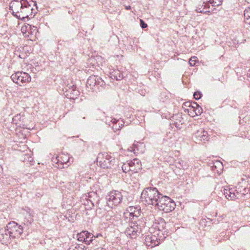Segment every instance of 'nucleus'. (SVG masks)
Returning <instances> with one entry per match:
<instances>
[{
	"mask_svg": "<svg viewBox=\"0 0 250 250\" xmlns=\"http://www.w3.org/2000/svg\"><path fill=\"white\" fill-rule=\"evenodd\" d=\"M162 194L155 188H147L142 191L141 195L142 201L146 204L156 206Z\"/></svg>",
	"mask_w": 250,
	"mask_h": 250,
	"instance_id": "3",
	"label": "nucleus"
},
{
	"mask_svg": "<svg viewBox=\"0 0 250 250\" xmlns=\"http://www.w3.org/2000/svg\"><path fill=\"white\" fill-rule=\"evenodd\" d=\"M150 231V233L146 237L145 243L146 246L150 248L158 245L166 238V236H161V232H160V234L157 235L153 231Z\"/></svg>",
	"mask_w": 250,
	"mask_h": 250,
	"instance_id": "6",
	"label": "nucleus"
},
{
	"mask_svg": "<svg viewBox=\"0 0 250 250\" xmlns=\"http://www.w3.org/2000/svg\"><path fill=\"white\" fill-rule=\"evenodd\" d=\"M106 199L107 206L113 208L122 202L123 196L121 192L118 190H112L108 193Z\"/></svg>",
	"mask_w": 250,
	"mask_h": 250,
	"instance_id": "8",
	"label": "nucleus"
},
{
	"mask_svg": "<svg viewBox=\"0 0 250 250\" xmlns=\"http://www.w3.org/2000/svg\"><path fill=\"white\" fill-rule=\"evenodd\" d=\"M198 61L197 58L195 56H192L189 59V63L190 66H194L196 64V62Z\"/></svg>",
	"mask_w": 250,
	"mask_h": 250,
	"instance_id": "26",
	"label": "nucleus"
},
{
	"mask_svg": "<svg viewBox=\"0 0 250 250\" xmlns=\"http://www.w3.org/2000/svg\"><path fill=\"white\" fill-rule=\"evenodd\" d=\"M87 234V231H83L77 234L78 240L81 242H84L86 234Z\"/></svg>",
	"mask_w": 250,
	"mask_h": 250,
	"instance_id": "22",
	"label": "nucleus"
},
{
	"mask_svg": "<svg viewBox=\"0 0 250 250\" xmlns=\"http://www.w3.org/2000/svg\"><path fill=\"white\" fill-rule=\"evenodd\" d=\"M104 84V81L100 77L95 75L90 76L86 82L87 86L91 89H94L95 86H103Z\"/></svg>",
	"mask_w": 250,
	"mask_h": 250,
	"instance_id": "11",
	"label": "nucleus"
},
{
	"mask_svg": "<svg viewBox=\"0 0 250 250\" xmlns=\"http://www.w3.org/2000/svg\"><path fill=\"white\" fill-rule=\"evenodd\" d=\"M93 235L92 233H90L87 231V234H86V236L85 237V239L84 242L86 244H89L93 241Z\"/></svg>",
	"mask_w": 250,
	"mask_h": 250,
	"instance_id": "24",
	"label": "nucleus"
},
{
	"mask_svg": "<svg viewBox=\"0 0 250 250\" xmlns=\"http://www.w3.org/2000/svg\"><path fill=\"white\" fill-rule=\"evenodd\" d=\"M166 223L164 219L159 218L158 220H155L150 229V231H153L157 235L162 233L161 236H167V231L165 229Z\"/></svg>",
	"mask_w": 250,
	"mask_h": 250,
	"instance_id": "9",
	"label": "nucleus"
},
{
	"mask_svg": "<svg viewBox=\"0 0 250 250\" xmlns=\"http://www.w3.org/2000/svg\"><path fill=\"white\" fill-rule=\"evenodd\" d=\"M131 173L136 174L139 170L141 168V164L138 159H134L132 161H129Z\"/></svg>",
	"mask_w": 250,
	"mask_h": 250,
	"instance_id": "17",
	"label": "nucleus"
},
{
	"mask_svg": "<svg viewBox=\"0 0 250 250\" xmlns=\"http://www.w3.org/2000/svg\"><path fill=\"white\" fill-rule=\"evenodd\" d=\"M211 169L214 173L220 174L223 169V163L220 161H216L213 162L212 166H211Z\"/></svg>",
	"mask_w": 250,
	"mask_h": 250,
	"instance_id": "18",
	"label": "nucleus"
},
{
	"mask_svg": "<svg viewBox=\"0 0 250 250\" xmlns=\"http://www.w3.org/2000/svg\"><path fill=\"white\" fill-rule=\"evenodd\" d=\"M115 219V218H113V219H110V220H111V222L112 223L113 222L112 221H113Z\"/></svg>",
	"mask_w": 250,
	"mask_h": 250,
	"instance_id": "36",
	"label": "nucleus"
},
{
	"mask_svg": "<svg viewBox=\"0 0 250 250\" xmlns=\"http://www.w3.org/2000/svg\"><path fill=\"white\" fill-rule=\"evenodd\" d=\"M29 30L31 31V33L32 34H33L34 33H36L37 27H36V26L32 27L31 25H28V32H29Z\"/></svg>",
	"mask_w": 250,
	"mask_h": 250,
	"instance_id": "29",
	"label": "nucleus"
},
{
	"mask_svg": "<svg viewBox=\"0 0 250 250\" xmlns=\"http://www.w3.org/2000/svg\"><path fill=\"white\" fill-rule=\"evenodd\" d=\"M181 168H183V169H185V166H184L183 165L181 166Z\"/></svg>",
	"mask_w": 250,
	"mask_h": 250,
	"instance_id": "35",
	"label": "nucleus"
},
{
	"mask_svg": "<svg viewBox=\"0 0 250 250\" xmlns=\"http://www.w3.org/2000/svg\"><path fill=\"white\" fill-rule=\"evenodd\" d=\"M176 206L175 202L167 196H161L156 207L165 212H169L174 209Z\"/></svg>",
	"mask_w": 250,
	"mask_h": 250,
	"instance_id": "4",
	"label": "nucleus"
},
{
	"mask_svg": "<svg viewBox=\"0 0 250 250\" xmlns=\"http://www.w3.org/2000/svg\"><path fill=\"white\" fill-rule=\"evenodd\" d=\"M194 98L195 100H199L202 96V94L200 92H195L193 95Z\"/></svg>",
	"mask_w": 250,
	"mask_h": 250,
	"instance_id": "30",
	"label": "nucleus"
},
{
	"mask_svg": "<svg viewBox=\"0 0 250 250\" xmlns=\"http://www.w3.org/2000/svg\"><path fill=\"white\" fill-rule=\"evenodd\" d=\"M141 209L139 207H129L126 209L124 213L126 217H129L131 219H134V217H138L140 215Z\"/></svg>",
	"mask_w": 250,
	"mask_h": 250,
	"instance_id": "14",
	"label": "nucleus"
},
{
	"mask_svg": "<svg viewBox=\"0 0 250 250\" xmlns=\"http://www.w3.org/2000/svg\"><path fill=\"white\" fill-rule=\"evenodd\" d=\"M22 233L21 226L15 222H11L5 228L0 229V241L2 244H7L12 239L19 237Z\"/></svg>",
	"mask_w": 250,
	"mask_h": 250,
	"instance_id": "2",
	"label": "nucleus"
},
{
	"mask_svg": "<svg viewBox=\"0 0 250 250\" xmlns=\"http://www.w3.org/2000/svg\"><path fill=\"white\" fill-rule=\"evenodd\" d=\"M68 250H84V249L82 247L78 246V247H71L69 248Z\"/></svg>",
	"mask_w": 250,
	"mask_h": 250,
	"instance_id": "31",
	"label": "nucleus"
},
{
	"mask_svg": "<svg viewBox=\"0 0 250 250\" xmlns=\"http://www.w3.org/2000/svg\"><path fill=\"white\" fill-rule=\"evenodd\" d=\"M97 165L103 168H109L113 166L115 159L107 152L99 153L97 157Z\"/></svg>",
	"mask_w": 250,
	"mask_h": 250,
	"instance_id": "5",
	"label": "nucleus"
},
{
	"mask_svg": "<svg viewBox=\"0 0 250 250\" xmlns=\"http://www.w3.org/2000/svg\"><path fill=\"white\" fill-rule=\"evenodd\" d=\"M122 168L123 171L126 173L125 176L130 177V179L128 178L126 179V182L128 183L129 184H131V182H132L133 183H135V181L132 179V175L130 173V172H131V171L129 161L124 163L123 165Z\"/></svg>",
	"mask_w": 250,
	"mask_h": 250,
	"instance_id": "16",
	"label": "nucleus"
},
{
	"mask_svg": "<svg viewBox=\"0 0 250 250\" xmlns=\"http://www.w3.org/2000/svg\"><path fill=\"white\" fill-rule=\"evenodd\" d=\"M244 16L245 22L250 24V7H248L245 10Z\"/></svg>",
	"mask_w": 250,
	"mask_h": 250,
	"instance_id": "21",
	"label": "nucleus"
},
{
	"mask_svg": "<svg viewBox=\"0 0 250 250\" xmlns=\"http://www.w3.org/2000/svg\"><path fill=\"white\" fill-rule=\"evenodd\" d=\"M140 25L142 28H145L147 27V24L143 20H140Z\"/></svg>",
	"mask_w": 250,
	"mask_h": 250,
	"instance_id": "32",
	"label": "nucleus"
},
{
	"mask_svg": "<svg viewBox=\"0 0 250 250\" xmlns=\"http://www.w3.org/2000/svg\"><path fill=\"white\" fill-rule=\"evenodd\" d=\"M59 159L58 160L62 164H66L69 161V158L65 155H62L59 157Z\"/></svg>",
	"mask_w": 250,
	"mask_h": 250,
	"instance_id": "23",
	"label": "nucleus"
},
{
	"mask_svg": "<svg viewBox=\"0 0 250 250\" xmlns=\"http://www.w3.org/2000/svg\"><path fill=\"white\" fill-rule=\"evenodd\" d=\"M185 105L189 107V108H192L193 109H195L199 105L195 102L190 103L187 102L185 103Z\"/></svg>",
	"mask_w": 250,
	"mask_h": 250,
	"instance_id": "25",
	"label": "nucleus"
},
{
	"mask_svg": "<svg viewBox=\"0 0 250 250\" xmlns=\"http://www.w3.org/2000/svg\"><path fill=\"white\" fill-rule=\"evenodd\" d=\"M111 122L113 124V129L115 132L120 130L122 127V126H124L125 124L124 121L121 119L118 120L116 119H112Z\"/></svg>",
	"mask_w": 250,
	"mask_h": 250,
	"instance_id": "19",
	"label": "nucleus"
},
{
	"mask_svg": "<svg viewBox=\"0 0 250 250\" xmlns=\"http://www.w3.org/2000/svg\"><path fill=\"white\" fill-rule=\"evenodd\" d=\"M89 194V197H91L92 196H96V194H95V192H91V193H88Z\"/></svg>",
	"mask_w": 250,
	"mask_h": 250,
	"instance_id": "34",
	"label": "nucleus"
},
{
	"mask_svg": "<svg viewBox=\"0 0 250 250\" xmlns=\"http://www.w3.org/2000/svg\"><path fill=\"white\" fill-rule=\"evenodd\" d=\"M110 77L112 79L120 81L123 78V74L118 70H113L110 72Z\"/></svg>",
	"mask_w": 250,
	"mask_h": 250,
	"instance_id": "20",
	"label": "nucleus"
},
{
	"mask_svg": "<svg viewBox=\"0 0 250 250\" xmlns=\"http://www.w3.org/2000/svg\"><path fill=\"white\" fill-rule=\"evenodd\" d=\"M224 194L228 199L233 200L235 199L241 198L245 193V192H242L241 190L238 191L235 188H231L228 189L225 188L224 189Z\"/></svg>",
	"mask_w": 250,
	"mask_h": 250,
	"instance_id": "10",
	"label": "nucleus"
},
{
	"mask_svg": "<svg viewBox=\"0 0 250 250\" xmlns=\"http://www.w3.org/2000/svg\"><path fill=\"white\" fill-rule=\"evenodd\" d=\"M28 27V26H22L21 27L22 32H23L24 31H26L27 30H28V29H27Z\"/></svg>",
	"mask_w": 250,
	"mask_h": 250,
	"instance_id": "33",
	"label": "nucleus"
},
{
	"mask_svg": "<svg viewBox=\"0 0 250 250\" xmlns=\"http://www.w3.org/2000/svg\"><path fill=\"white\" fill-rule=\"evenodd\" d=\"M11 78L13 82L19 85L23 86L31 81V77L27 73L18 71L13 74Z\"/></svg>",
	"mask_w": 250,
	"mask_h": 250,
	"instance_id": "7",
	"label": "nucleus"
},
{
	"mask_svg": "<svg viewBox=\"0 0 250 250\" xmlns=\"http://www.w3.org/2000/svg\"><path fill=\"white\" fill-rule=\"evenodd\" d=\"M126 8L127 9H130V6H129L128 7H126Z\"/></svg>",
	"mask_w": 250,
	"mask_h": 250,
	"instance_id": "37",
	"label": "nucleus"
},
{
	"mask_svg": "<svg viewBox=\"0 0 250 250\" xmlns=\"http://www.w3.org/2000/svg\"><path fill=\"white\" fill-rule=\"evenodd\" d=\"M194 139L196 143H200L201 142L208 141L209 136L207 131L203 128H200L194 134Z\"/></svg>",
	"mask_w": 250,
	"mask_h": 250,
	"instance_id": "13",
	"label": "nucleus"
},
{
	"mask_svg": "<svg viewBox=\"0 0 250 250\" xmlns=\"http://www.w3.org/2000/svg\"><path fill=\"white\" fill-rule=\"evenodd\" d=\"M141 231V226H139L136 223H131L125 231L126 235L130 238H135L138 233H140Z\"/></svg>",
	"mask_w": 250,
	"mask_h": 250,
	"instance_id": "12",
	"label": "nucleus"
},
{
	"mask_svg": "<svg viewBox=\"0 0 250 250\" xmlns=\"http://www.w3.org/2000/svg\"><path fill=\"white\" fill-rule=\"evenodd\" d=\"M35 1L32 0H13L10 3V9L15 17L21 20L34 16L36 13Z\"/></svg>",
	"mask_w": 250,
	"mask_h": 250,
	"instance_id": "1",
	"label": "nucleus"
},
{
	"mask_svg": "<svg viewBox=\"0 0 250 250\" xmlns=\"http://www.w3.org/2000/svg\"><path fill=\"white\" fill-rule=\"evenodd\" d=\"M185 112L188 113V115L191 117H194L196 115L195 109H193L192 108H188L185 110Z\"/></svg>",
	"mask_w": 250,
	"mask_h": 250,
	"instance_id": "27",
	"label": "nucleus"
},
{
	"mask_svg": "<svg viewBox=\"0 0 250 250\" xmlns=\"http://www.w3.org/2000/svg\"><path fill=\"white\" fill-rule=\"evenodd\" d=\"M209 4H211L212 6H215L217 5H219L221 4V1H219L218 2L216 1H214L213 0H210L207 2H204L201 6V7H199V6L197 8L196 11L199 13H204V14H207V13H209V11H207L205 10V9L206 7L209 8Z\"/></svg>",
	"mask_w": 250,
	"mask_h": 250,
	"instance_id": "15",
	"label": "nucleus"
},
{
	"mask_svg": "<svg viewBox=\"0 0 250 250\" xmlns=\"http://www.w3.org/2000/svg\"><path fill=\"white\" fill-rule=\"evenodd\" d=\"M195 112L196 116L200 115L201 114V113L203 112V109L202 108L198 105L196 108L195 109Z\"/></svg>",
	"mask_w": 250,
	"mask_h": 250,
	"instance_id": "28",
	"label": "nucleus"
}]
</instances>
